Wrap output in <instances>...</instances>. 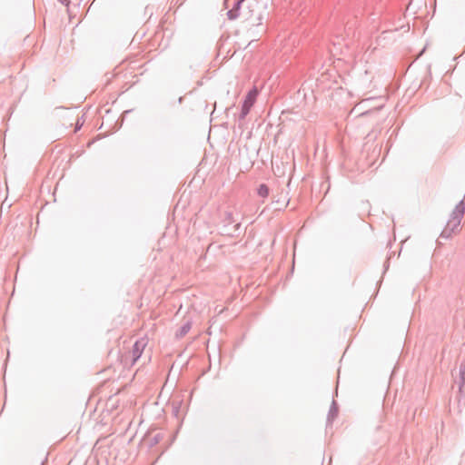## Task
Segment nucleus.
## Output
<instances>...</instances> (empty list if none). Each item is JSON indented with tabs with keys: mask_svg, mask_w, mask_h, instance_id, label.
<instances>
[{
	"mask_svg": "<svg viewBox=\"0 0 465 465\" xmlns=\"http://www.w3.org/2000/svg\"><path fill=\"white\" fill-rule=\"evenodd\" d=\"M465 213L464 200H460L452 211L450 217L442 230L440 238L450 239L453 234H457L460 232V222Z\"/></svg>",
	"mask_w": 465,
	"mask_h": 465,
	"instance_id": "nucleus-1",
	"label": "nucleus"
},
{
	"mask_svg": "<svg viewBox=\"0 0 465 465\" xmlns=\"http://www.w3.org/2000/svg\"><path fill=\"white\" fill-rule=\"evenodd\" d=\"M257 95L258 90L256 87H253L248 92L242 105V110L240 114L241 120H243L248 115L251 108L252 107L253 104L256 101Z\"/></svg>",
	"mask_w": 465,
	"mask_h": 465,
	"instance_id": "nucleus-2",
	"label": "nucleus"
},
{
	"mask_svg": "<svg viewBox=\"0 0 465 465\" xmlns=\"http://www.w3.org/2000/svg\"><path fill=\"white\" fill-rule=\"evenodd\" d=\"M146 346V341L144 339H140L136 341L133 346V350L130 352L129 356H125V362L130 358L131 359V365H134L138 359L141 357L144 348Z\"/></svg>",
	"mask_w": 465,
	"mask_h": 465,
	"instance_id": "nucleus-3",
	"label": "nucleus"
},
{
	"mask_svg": "<svg viewBox=\"0 0 465 465\" xmlns=\"http://www.w3.org/2000/svg\"><path fill=\"white\" fill-rule=\"evenodd\" d=\"M244 0H237L232 8L227 12V17L229 20H235L240 16V8Z\"/></svg>",
	"mask_w": 465,
	"mask_h": 465,
	"instance_id": "nucleus-4",
	"label": "nucleus"
},
{
	"mask_svg": "<svg viewBox=\"0 0 465 465\" xmlns=\"http://www.w3.org/2000/svg\"><path fill=\"white\" fill-rule=\"evenodd\" d=\"M248 8H249L248 13H250V15H248V14L244 15L247 17V19L250 20V22H251V24L252 25H261L262 24V15L260 14H254L253 13V10L252 9V5H250L248 6Z\"/></svg>",
	"mask_w": 465,
	"mask_h": 465,
	"instance_id": "nucleus-5",
	"label": "nucleus"
},
{
	"mask_svg": "<svg viewBox=\"0 0 465 465\" xmlns=\"http://www.w3.org/2000/svg\"><path fill=\"white\" fill-rule=\"evenodd\" d=\"M192 328V322L190 321H187L184 322L179 330L176 331V338L181 339L184 337L191 330Z\"/></svg>",
	"mask_w": 465,
	"mask_h": 465,
	"instance_id": "nucleus-6",
	"label": "nucleus"
},
{
	"mask_svg": "<svg viewBox=\"0 0 465 465\" xmlns=\"http://www.w3.org/2000/svg\"><path fill=\"white\" fill-rule=\"evenodd\" d=\"M338 405L335 401H332L329 412H328V422H332L338 416Z\"/></svg>",
	"mask_w": 465,
	"mask_h": 465,
	"instance_id": "nucleus-7",
	"label": "nucleus"
},
{
	"mask_svg": "<svg viewBox=\"0 0 465 465\" xmlns=\"http://www.w3.org/2000/svg\"><path fill=\"white\" fill-rule=\"evenodd\" d=\"M257 193L260 197L266 198L269 195V187L264 183L260 184Z\"/></svg>",
	"mask_w": 465,
	"mask_h": 465,
	"instance_id": "nucleus-8",
	"label": "nucleus"
},
{
	"mask_svg": "<svg viewBox=\"0 0 465 465\" xmlns=\"http://www.w3.org/2000/svg\"><path fill=\"white\" fill-rule=\"evenodd\" d=\"M223 222H224V223L226 225H229V224L236 223V220L233 217V213L232 212H226L224 213V220H223Z\"/></svg>",
	"mask_w": 465,
	"mask_h": 465,
	"instance_id": "nucleus-9",
	"label": "nucleus"
},
{
	"mask_svg": "<svg viewBox=\"0 0 465 465\" xmlns=\"http://www.w3.org/2000/svg\"><path fill=\"white\" fill-rule=\"evenodd\" d=\"M460 390L465 385V365H461L460 370Z\"/></svg>",
	"mask_w": 465,
	"mask_h": 465,
	"instance_id": "nucleus-10",
	"label": "nucleus"
},
{
	"mask_svg": "<svg viewBox=\"0 0 465 465\" xmlns=\"http://www.w3.org/2000/svg\"><path fill=\"white\" fill-rule=\"evenodd\" d=\"M61 4L64 5H68L70 1L69 0H58Z\"/></svg>",
	"mask_w": 465,
	"mask_h": 465,
	"instance_id": "nucleus-11",
	"label": "nucleus"
},
{
	"mask_svg": "<svg viewBox=\"0 0 465 465\" xmlns=\"http://www.w3.org/2000/svg\"><path fill=\"white\" fill-rule=\"evenodd\" d=\"M240 227V223H236L235 229H238Z\"/></svg>",
	"mask_w": 465,
	"mask_h": 465,
	"instance_id": "nucleus-12",
	"label": "nucleus"
}]
</instances>
